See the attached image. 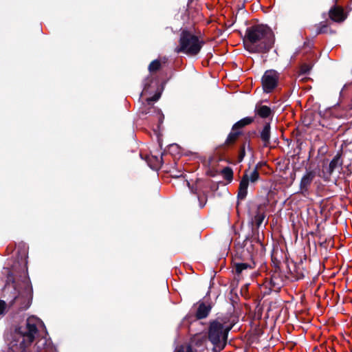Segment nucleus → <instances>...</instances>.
<instances>
[{
	"instance_id": "f257e3e1",
	"label": "nucleus",
	"mask_w": 352,
	"mask_h": 352,
	"mask_svg": "<svg viewBox=\"0 0 352 352\" xmlns=\"http://www.w3.org/2000/svg\"><path fill=\"white\" fill-rule=\"evenodd\" d=\"M28 256H25L23 272L19 276L17 281L12 274L7 277L6 283L3 288V292L6 294L10 290V285L14 291L12 299L9 302V307L21 311L28 309L32 301L33 289L28 274Z\"/></svg>"
},
{
	"instance_id": "f03ea898",
	"label": "nucleus",
	"mask_w": 352,
	"mask_h": 352,
	"mask_svg": "<svg viewBox=\"0 0 352 352\" xmlns=\"http://www.w3.org/2000/svg\"><path fill=\"white\" fill-rule=\"evenodd\" d=\"M243 42L250 53L266 54L274 47L275 36L267 25L256 24L247 28Z\"/></svg>"
},
{
	"instance_id": "7ed1b4c3",
	"label": "nucleus",
	"mask_w": 352,
	"mask_h": 352,
	"mask_svg": "<svg viewBox=\"0 0 352 352\" xmlns=\"http://www.w3.org/2000/svg\"><path fill=\"white\" fill-rule=\"evenodd\" d=\"M236 323L231 313L217 314L207 323L206 336L214 350L221 351L227 344L229 332Z\"/></svg>"
},
{
	"instance_id": "20e7f679",
	"label": "nucleus",
	"mask_w": 352,
	"mask_h": 352,
	"mask_svg": "<svg viewBox=\"0 0 352 352\" xmlns=\"http://www.w3.org/2000/svg\"><path fill=\"white\" fill-rule=\"evenodd\" d=\"M37 331L36 324L28 319L24 326L15 329L9 349L12 352H28L27 348L34 340Z\"/></svg>"
},
{
	"instance_id": "39448f33",
	"label": "nucleus",
	"mask_w": 352,
	"mask_h": 352,
	"mask_svg": "<svg viewBox=\"0 0 352 352\" xmlns=\"http://www.w3.org/2000/svg\"><path fill=\"white\" fill-rule=\"evenodd\" d=\"M205 42L190 30H180L178 45L175 48L177 54H184L188 56H196L201 52Z\"/></svg>"
},
{
	"instance_id": "423d86ee",
	"label": "nucleus",
	"mask_w": 352,
	"mask_h": 352,
	"mask_svg": "<svg viewBox=\"0 0 352 352\" xmlns=\"http://www.w3.org/2000/svg\"><path fill=\"white\" fill-rule=\"evenodd\" d=\"M260 167L261 165L257 164L254 170L250 173L249 170H245L238 188V200H244L246 198L250 182L251 184H255L260 179L261 177L258 172Z\"/></svg>"
},
{
	"instance_id": "0eeeda50",
	"label": "nucleus",
	"mask_w": 352,
	"mask_h": 352,
	"mask_svg": "<svg viewBox=\"0 0 352 352\" xmlns=\"http://www.w3.org/2000/svg\"><path fill=\"white\" fill-rule=\"evenodd\" d=\"M280 74L274 69L265 72L261 78V84L264 93H272L278 85Z\"/></svg>"
},
{
	"instance_id": "6e6552de",
	"label": "nucleus",
	"mask_w": 352,
	"mask_h": 352,
	"mask_svg": "<svg viewBox=\"0 0 352 352\" xmlns=\"http://www.w3.org/2000/svg\"><path fill=\"white\" fill-rule=\"evenodd\" d=\"M265 206L261 204L257 206L254 217L249 223L251 229L252 237L258 235V228L265 218Z\"/></svg>"
},
{
	"instance_id": "1a4fd4ad",
	"label": "nucleus",
	"mask_w": 352,
	"mask_h": 352,
	"mask_svg": "<svg viewBox=\"0 0 352 352\" xmlns=\"http://www.w3.org/2000/svg\"><path fill=\"white\" fill-rule=\"evenodd\" d=\"M239 245L244 247L245 251H248V252L252 253L253 258L256 254L258 248H260L261 251H263L265 249L264 245L258 238V235L252 237V233L246 235L243 243Z\"/></svg>"
},
{
	"instance_id": "9d476101",
	"label": "nucleus",
	"mask_w": 352,
	"mask_h": 352,
	"mask_svg": "<svg viewBox=\"0 0 352 352\" xmlns=\"http://www.w3.org/2000/svg\"><path fill=\"white\" fill-rule=\"evenodd\" d=\"M316 176V172L314 170H307L305 174L302 176L300 182V190L302 195L308 193L309 187Z\"/></svg>"
},
{
	"instance_id": "9b49d317",
	"label": "nucleus",
	"mask_w": 352,
	"mask_h": 352,
	"mask_svg": "<svg viewBox=\"0 0 352 352\" xmlns=\"http://www.w3.org/2000/svg\"><path fill=\"white\" fill-rule=\"evenodd\" d=\"M212 309L211 302L206 303L204 301H199L197 302V308L196 309V317L199 320H204L207 318Z\"/></svg>"
},
{
	"instance_id": "f8f14e48",
	"label": "nucleus",
	"mask_w": 352,
	"mask_h": 352,
	"mask_svg": "<svg viewBox=\"0 0 352 352\" xmlns=\"http://www.w3.org/2000/svg\"><path fill=\"white\" fill-rule=\"evenodd\" d=\"M280 270L278 266H276V269L270 277V280L269 282V285L270 286V289H273V291L278 292L283 286V278L280 275L278 270Z\"/></svg>"
},
{
	"instance_id": "ddd939ff",
	"label": "nucleus",
	"mask_w": 352,
	"mask_h": 352,
	"mask_svg": "<svg viewBox=\"0 0 352 352\" xmlns=\"http://www.w3.org/2000/svg\"><path fill=\"white\" fill-rule=\"evenodd\" d=\"M258 137L263 143V147L270 146L271 123L270 122L264 123L263 126L258 132Z\"/></svg>"
},
{
	"instance_id": "4468645a",
	"label": "nucleus",
	"mask_w": 352,
	"mask_h": 352,
	"mask_svg": "<svg viewBox=\"0 0 352 352\" xmlns=\"http://www.w3.org/2000/svg\"><path fill=\"white\" fill-rule=\"evenodd\" d=\"M236 254L232 258V261L248 262L251 261L254 265L253 262L254 258L252 256V253L245 251L244 247L240 246L239 244L236 246Z\"/></svg>"
},
{
	"instance_id": "2eb2a0df",
	"label": "nucleus",
	"mask_w": 352,
	"mask_h": 352,
	"mask_svg": "<svg viewBox=\"0 0 352 352\" xmlns=\"http://www.w3.org/2000/svg\"><path fill=\"white\" fill-rule=\"evenodd\" d=\"M329 18L335 22L340 23L345 20L346 15L342 7L334 6L329 12Z\"/></svg>"
},
{
	"instance_id": "dca6fc26",
	"label": "nucleus",
	"mask_w": 352,
	"mask_h": 352,
	"mask_svg": "<svg viewBox=\"0 0 352 352\" xmlns=\"http://www.w3.org/2000/svg\"><path fill=\"white\" fill-rule=\"evenodd\" d=\"M246 150L252 154L254 153V148L252 146V144L241 140L238 146V163H241L244 160L246 155Z\"/></svg>"
},
{
	"instance_id": "f3484780",
	"label": "nucleus",
	"mask_w": 352,
	"mask_h": 352,
	"mask_svg": "<svg viewBox=\"0 0 352 352\" xmlns=\"http://www.w3.org/2000/svg\"><path fill=\"white\" fill-rule=\"evenodd\" d=\"M254 117L257 116L261 118L265 119L272 116L273 111L267 105L256 104L254 109Z\"/></svg>"
},
{
	"instance_id": "a211bd4d",
	"label": "nucleus",
	"mask_w": 352,
	"mask_h": 352,
	"mask_svg": "<svg viewBox=\"0 0 352 352\" xmlns=\"http://www.w3.org/2000/svg\"><path fill=\"white\" fill-rule=\"evenodd\" d=\"M243 135V132L239 131L238 129L234 130V126H232L231 131L228 133L225 142L222 145L223 146H232L238 140L239 137Z\"/></svg>"
},
{
	"instance_id": "6ab92c4d",
	"label": "nucleus",
	"mask_w": 352,
	"mask_h": 352,
	"mask_svg": "<svg viewBox=\"0 0 352 352\" xmlns=\"http://www.w3.org/2000/svg\"><path fill=\"white\" fill-rule=\"evenodd\" d=\"M254 120L255 117H245L232 125V126H234V130L238 129L239 131L243 132V129L248 125L252 124L254 122Z\"/></svg>"
},
{
	"instance_id": "aec40b11",
	"label": "nucleus",
	"mask_w": 352,
	"mask_h": 352,
	"mask_svg": "<svg viewBox=\"0 0 352 352\" xmlns=\"http://www.w3.org/2000/svg\"><path fill=\"white\" fill-rule=\"evenodd\" d=\"M160 94H155L153 96L147 98L146 102L148 107H145V109L142 110L141 113L142 115H146L150 113H155L156 111H159V109L153 106L152 103L157 101L160 98Z\"/></svg>"
},
{
	"instance_id": "412c9836",
	"label": "nucleus",
	"mask_w": 352,
	"mask_h": 352,
	"mask_svg": "<svg viewBox=\"0 0 352 352\" xmlns=\"http://www.w3.org/2000/svg\"><path fill=\"white\" fill-rule=\"evenodd\" d=\"M289 272L291 274L294 276L296 280H300L302 279L305 277V272L302 267V261L298 264L295 263L294 264V269L293 270L289 269Z\"/></svg>"
},
{
	"instance_id": "4be33fe9",
	"label": "nucleus",
	"mask_w": 352,
	"mask_h": 352,
	"mask_svg": "<svg viewBox=\"0 0 352 352\" xmlns=\"http://www.w3.org/2000/svg\"><path fill=\"white\" fill-rule=\"evenodd\" d=\"M232 265L235 270V273L237 275H239L241 274V272L244 270H247L248 268H253L254 265L251 263H249L248 262H243V261H232Z\"/></svg>"
},
{
	"instance_id": "5701e85b",
	"label": "nucleus",
	"mask_w": 352,
	"mask_h": 352,
	"mask_svg": "<svg viewBox=\"0 0 352 352\" xmlns=\"http://www.w3.org/2000/svg\"><path fill=\"white\" fill-rule=\"evenodd\" d=\"M342 151H338L336 155L333 157V158L331 160V162L328 164L335 171L339 168H341L343 164V161L342 160Z\"/></svg>"
},
{
	"instance_id": "b1692460",
	"label": "nucleus",
	"mask_w": 352,
	"mask_h": 352,
	"mask_svg": "<svg viewBox=\"0 0 352 352\" xmlns=\"http://www.w3.org/2000/svg\"><path fill=\"white\" fill-rule=\"evenodd\" d=\"M333 172L334 170L329 166V164L323 162L322 168L320 177H321L324 181H329Z\"/></svg>"
},
{
	"instance_id": "393cba45",
	"label": "nucleus",
	"mask_w": 352,
	"mask_h": 352,
	"mask_svg": "<svg viewBox=\"0 0 352 352\" xmlns=\"http://www.w3.org/2000/svg\"><path fill=\"white\" fill-rule=\"evenodd\" d=\"M221 174L228 183L232 182L233 180L234 173L232 168L230 166L223 168L221 171Z\"/></svg>"
},
{
	"instance_id": "a878e982",
	"label": "nucleus",
	"mask_w": 352,
	"mask_h": 352,
	"mask_svg": "<svg viewBox=\"0 0 352 352\" xmlns=\"http://www.w3.org/2000/svg\"><path fill=\"white\" fill-rule=\"evenodd\" d=\"M336 34V31L330 29L326 22H322L320 23V26L316 30V34Z\"/></svg>"
},
{
	"instance_id": "bb28decb",
	"label": "nucleus",
	"mask_w": 352,
	"mask_h": 352,
	"mask_svg": "<svg viewBox=\"0 0 352 352\" xmlns=\"http://www.w3.org/2000/svg\"><path fill=\"white\" fill-rule=\"evenodd\" d=\"M148 164L153 169H157L162 164V157H158L157 156L152 155L151 158H149Z\"/></svg>"
},
{
	"instance_id": "cd10ccee",
	"label": "nucleus",
	"mask_w": 352,
	"mask_h": 352,
	"mask_svg": "<svg viewBox=\"0 0 352 352\" xmlns=\"http://www.w3.org/2000/svg\"><path fill=\"white\" fill-rule=\"evenodd\" d=\"M162 64L160 60L155 59L151 62L148 65V69L150 73H154L159 71L161 69Z\"/></svg>"
},
{
	"instance_id": "c85d7f7f",
	"label": "nucleus",
	"mask_w": 352,
	"mask_h": 352,
	"mask_svg": "<svg viewBox=\"0 0 352 352\" xmlns=\"http://www.w3.org/2000/svg\"><path fill=\"white\" fill-rule=\"evenodd\" d=\"M243 137L241 139L242 140L251 144L252 138L258 136V133L255 130H251V131H248L245 134L243 133Z\"/></svg>"
},
{
	"instance_id": "c756f323",
	"label": "nucleus",
	"mask_w": 352,
	"mask_h": 352,
	"mask_svg": "<svg viewBox=\"0 0 352 352\" xmlns=\"http://www.w3.org/2000/svg\"><path fill=\"white\" fill-rule=\"evenodd\" d=\"M312 66L308 63H302L300 65V74L305 75L309 74L310 70L311 69Z\"/></svg>"
},
{
	"instance_id": "7c9ffc66",
	"label": "nucleus",
	"mask_w": 352,
	"mask_h": 352,
	"mask_svg": "<svg viewBox=\"0 0 352 352\" xmlns=\"http://www.w3.org/2000/svg\"><path fill=\"white\" fill-rule=\"evenodd\" d=\"M175 352H193L192 348L190 345L184 346L180 345L176 348Z\"/></svg>"
},
{
	"instance_id": "2f4dec72",
	"label": "nucleus",
	"mask_w": 352,
	"mask_h": 352,
	"mask_svg": "<svg viewBox=\"0 0 352 352\" xmlns=\"http://www.w3.org/2000/svg\"><path fill=\"white\" fill-rule=\"evenodd\" d=\"M184 320L188 322L189 324H192L195 322H197L198 320H199V319L197 318L196 317V312L195 313V314H188L186 316Z\"/></svg>"
},
{
	"instance_id": "473e14b6",
	"label": "nucleus",
	"mask_w": 352,
	"mask_h": 352,
	"mask_svg": "<svg viewBox=\"0 0 352 352\" xmlns=\"http://www.w3.org/2000/svg\"><path fill=\"white\" fill-rule=\"evenodd\" d=\"M328 152V146L324 144L318 149V157H323Z\"/></svg>"
},
{
	"instance_id": "72a5a7b5",
	"label": "nucleus",
	"mask_w": 352,
	"mask_h": 352,
	"mask_svg": "<svg viewBox=\"0 0 352 352\" xmlns=\"http://www.w3.org/2000/svg\"><path fill=\"white\" fill-rule=\"evenodd\" d=\"M7 304L3 300H0V316H4L6 313Z\"/></svg>"
},
{
	"instance_id": "f704fd0d",
	"label": "nucleus",
	"mask_w": 352,
	"mask_h": 352,
	"mask_svg": "<svg viewBox=\"0 0 352 352\" xmlns=\"http://www.w3.org/2000/svg\"><path fill=\"white\" fill-rule=\"evenodd\" d=\"M314 151H315V148H314V146H311L309 149V156H308V159H307L308 160H310V158L311 157Z\"/></svg>"
},
{
	"instance_id": "c9c22d12",
	"label": "nucleus",
	"mask_w": 352,
	"mask_h": 352,
	"mask_svg": "<svg viewBox=\"0 0 352 352\" xmlns=\"http://www.w3.org/2000/svg\"><path fill=\"white\" fill-rule=\"evenodd\" d=\"M192 0H188V8L186 9V12H188V14L189 15L190 14V3H192Z\"/></svg>"
},
{
	"instance_id": "e433bc0d",
	"label": "nucleus",
	"mask_w": 352,
	"mask_h": 352,
	"mask_svg": "<svg viewBox=\"0 0 352 352\" xmlns=\"http://www.w3.org/2000/svg\"><path fill=\"white\" fill-rule=\"evenodd\" d=\"M207 174H208V175H209L210 177H214L216 175V173L213 170L208 171Z\"/></svg>"
},
{
	"instance_id": "4c0bfd02",
	"label": "nucleus",
	"mask_w": 352,
	"mask_h": 352,
	"mask_svg": "<svg viewBox=\"0 0 352 352\" xmlns=\"http://www.w3.org/2000/svg\"><path fill=\"white\" fill-rule=\"evenodd\" d=\"M159 114V122H163V119H164V115L163 114H160V111H157Z\"/></svg>"
},
{
	"instance_id": "58836bf2",
	"label": "nucleus",
	"mask_w": 352,
	"mask_h": 352,
	"mask_svg": "<svg viewBox=\"0 0 352 352\" xmlns=\"http://www.w3.org/2000/svg\"><path fill=\"white\" fill-rule=\"evenodd\" d=\"M217 188H218V186L216 184H213L210 186V189L212 190H217Z\"/></svg>"
},
{
	"instance_id": "ea45409f",
	"label": "nucleus",
	"mask_w": 352,
	"mask_h": 352,
	"mask_svg": "<svg viewBox=\"0 0 352 352\" xmlns=\"http://www.w3.org/2000/svg\"><path fill=\"white\" fill-rule=\"evenodd\" d=\"M148 87H149V82H146L144 83V90H146V89H147Z\"/></svg>"
},
{
	"instance_id": "a19ab883",
	"label": "nucleus",
	"mask_w": 352,
	"mask_h": 352,
	"mask_svg": "<svg viewBox=\"0 0 352 352\" xmlns=\"http://www.w3.org/2000/svg\"><path fill=\"white\" fill-rule=\"evenodd\" d=\"M273 289H270V287L269 288V290L268 291H266L265 292L264 294L265 295H268L270 294L271 291H272Z\"/></svg>"
},
{
	"instance_id": "79ce46f5",
	"label": "nucleus",
	"mask_w": 352,
	"mask_h": 352,
	"mask_svg": "<svg viewBox=\"0 0 352 352\" xmlns=\"http://www.w3.org/2000/svg\"><path fill=\"white\" fill-rule=\"evenodd\" d=\"M302 142H300V143H299V144H298V148L299 150H300V149H301V146H302Z\"/></svg>"
},
{
	"instance_id": "37998d69",
	"label": "nucleus",
	"mask_w": 352,
	"mask_h": 352,
	"mask_svg": "<svg viewBox=\"0 0 352 352\" xmlns=\"http://www.w3.org/2000/svg\"><path fill=\"white\" fill-rule=\"evenodd\" d=\"M205 199H207L206 198ZM206 202V200H205V202H204V204L201 205V208H203V207L205 206Z\"/></svg>"
}]
</instances>
